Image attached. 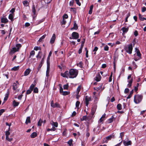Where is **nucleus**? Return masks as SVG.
I'll list each match as a JSON object with an SVG mask.
<instances>
[{"instance_id": "9d476101", "label": "nucleus", "mask_w": 146, "mask_h": 146, "mask_svg": "<svg viewBox=\"0 0 146 146\" xmlns=\"http://www.w3.org/2000/svg\"><path fill=\"white\" fill-rule=\"evenodd\" d=\"M51 106L53 108L60 107L59 104L57 103L54 104L53 101L51 102Z\"/></svg>"}, {"instance_id": "de8ad7c7", "label": "nucleus", "mask_w": 146, "mask_h": 146, "mask_svg": "<svg viewBox=\"0 0 146 146\" xmlns=\"http://www.w3.org/2000/svg\"><path fill=\"white\" fill-rule=\"evenodd\" d=\"M79 0H75V1L76 2V3L79 6H80L81 5V3L79 2Z\"/></svg>"}, {"instance_id": "f3484780", "label": "nucleus", "mask_w": 146, "mask_h": 146, "mask_svg": "<svg viewBox=\"0 0 146 146\" xmlns=\"http://www.w3.org/2000/svg\"><path fill=\"white\" fill-rule=\"evenodd\" d=\"M128 27H123L121 29V30L123 31V34H125L128 31Z\"/></svg>"}, {"instance_id": "a211bd4d", "label": "nucleus", "mask_w": 146, "mask_h": 146, "mask_svg": "<svg viewBox=\"0 0 146 146\" xmlns=\"http://www.w3.org/2000/svg\"><path fill=\"white\" fill-rule=\"evenodd\" d=\"M8 22V20L6 17H3L1 18V22L6 23Z\"/></svg>"}, {"instance_id": "6e6d98bb", "label": "nucleus", "mask_w": 146, "mask_h": 146, "mask_svg": "<svg viewBox=\"0 0 146 146\" xmlns=\"http://www.w3.org/2000/svg\"><path fill=\"white\" fill-rule=\"evenodd\" d=\"M68 17V16L67 14H64L63 16V18L65 19H67Z\"/></svg>"}, {"instance_id": "0eeeda50", "label": "nucleus", "mask_w": 146, "mask_h": 146, "mask_svg": "<svg viewBox=\"0 0 146 146\" xmlns=\"http://www.w3.org/2000/svg\"><path fill=\"white\" fill-rule=\"evenodd\" d=\"M91 101V98L90 97L88 96H86L85 98V101L84 102L85 103L86 106L88 107L89 104V102Z\"/></svg>"}, {"instance_id": "e433bc0d", "label": "nucleus", "mask_w": 146, "mask_h": 146, "mask_svg": "<svg viewBox=\"0 0 146 146\" xmlns=\"http://www.w3.org/2000/svg\"><path fill=\"white\" fill-rule=\"evenodd\" d=\"M117 108L118 110H121L122 109L121 105V104H118L117 106Z\"/></svg>"}, {"instance_id": "f704fd0d", "label": "nucleus", "mask_w": 146, "mask_h": 146, "mask_svg": "<svg viewBox=\"0 0 146 146\" xmlns=\"http://www.w3.org/2000/svg\"><path fill=\"white\" fill-rule=\"evenodd\" d=\"M133 93V90H132L131 91L130 94L127 96V99L130 98L131 97Z\"/></svg>"}, {"instance_id": "3c124183", "label": "nucleus", "mask_w": 146, "mask_h": 146, "mask_svg": "<svg viewBox=\"0 0 146 146\" xmlns=\"http://www.w3.org/2000/svg\"><path fill=\"white\" fill-rule=\"evenodd\" d=\"M74 3V0H72L70 1L69 3V5L70 6H72L73 5Z\"/></svg>"}, {"instance_id": "774afa93", "label": "nucleus", "mask_w": 146, "mask_h": 146, "mask_svg": "<svg viewBox=\"0 0 146 146\" xmlns=\"http://www.w3.org/2000/svg\"><path fill=\"white\" fill-rule=\"evenodd\" d=\"M22 96L23 95L22 94L18 96L17 98L19 100H21L22 98Z\"/></svg>"}, {"instance_id": "7c9ffc66", "label": "nucleus", "mask_w": 146, "mask_h": 146, "mask_svg": "<svg viewBox=\"0 0 146 146\" xmlns=\"http://www.w3.org/2000/svg\"><path fill=\"white\" fill-rule=\"evenodd\" d=\"M32 12L34 15H35L36 13L35 7V5H33L32 6Z\"/></svg>"}, {"instance_id": "f8f14e48", "label": "nucleus", "mask_w": 146, "mask_h": 146, "mask_svg": "<svg viewBox=\"0 0 146 146\" xmlns=\"http://www.w3.org/2000/svg\"><path fill=\"white\" fill-rule=\"evenodd\" d=\"M96 108L97 106L96 105H95L92 108L91 111V115H92V116L91 117H92L94 115V113L96 111Z\"/></svg>"}, {"instance_id": "39448f33", "label": "nucleus", "mask_w": 146, "mask_h": 146, "mask_svg": "<svg viewBox=\"0 0 146 146\" xmlns=\"http://www.w3.org/2000/svg\"><path fill=\"white\" fill-rule=\"evenodd\" d=\"M125 50L129 54L132 53L133 50L132 44H130L127 45L125 48Z\"/></svg>"}, {"instance_id": "c85d7f7f", "label": "nucleus", "mask_w": 146, "mask_h": 146, "mask_svg": "<svg viewBox=\"0 0 146 146\" xmlns=\"http://www.w3.org/2000/svg\"><path fill=\"white\" fill-rule=\"evenodd\" d=\"M9 19H10L11 21H12L13 19V15L12 14H10L9 16Z\"/></svg>"}, {"instance_id": "ea45409f", "label": "nucleus", "mask_w": 146, "mask_h": 146, "mask_svg": "<svg viewBox=\"0 0 146 146\" xmlns=\"http://www.w3.org/2000/svg\"><path fill=\"white\" fill-rule=\"evenodd\" d=\"M33 90V92L35 93H37L38 92V89L37 87L34 88Z\"/></svg>"}, {"instance_id": "393cba45", "label": "nucleus", "mask_w": 146, "mask_h": 146, "mask_svg": "<svg viewBox=\"0 0 146 146\" xmlns=\"http://www.w3.org/2000/svg\"><path fill=\"white\" fill-rule=\"evenodd\" d=\"M23 5L26 7L28 6L29 4V3L27 1H24L23 2Z\"/></svg>"}, {"instance_id": "a18cd8bd", "label": "nucleus", "mask_w": 146, "mask_h": 146, "mask_svg": "<svg viewBox=\"0 0 146 146\" xmlns=\"http://www.w3.org/2000/svg\"><path fill=\"white\" fill-rule=\"evenodd\" d=\"M34 50H40V47H38L36 46L34 48Z\"/></svg>"}, {"instance_id": "2f4dec72", "label": "nucleus", "mask_w": 146, "mask_h": 146, "mask_svg": "<svg viewBox=\"0 0 146 146\" xmlns=\"http://www.w3.org/2000/svg\"><path fill=\"white\" fill-rule=\"evenodd\" d=\"M19 68V66H15L11 70H14L15 71H16L18 70Z\"/></svg>"}, {"instance_id": "680f3d73", "label": "nucleus", "mask_w": 146, "mask_h": 146, "mask_svg": "<svg viewBox=\"0 0 146 146\" xmlns=\"http://www.w3.org/2000/svg\"><path fill=\"white\" fill-rule=\"evenodd\" d=\"M83 48V47H80V48L79 49V50H78V53L79 54H80L82 53V50Z\"/></svg>"}, {"instance_id": "f257e3e1", "label": "nucleus", "mask_w": 146, "mask_h": 146, "mask_svg": "<svg viewBox=\"0 0 146 146\" xmlns=\"http://www.w3.org/2000/svg\"><path fill=\"white\" fill-rule=\"evenodd\" d=\"M78 73V71L74 69H71L69 71V78H74L76 77Z\"/></svg>"}, {"instance_id": "bb28decb", "label": "nucleus", "mask_w": 146, "mask_h": 146, "mask_svg": "<svg viewBox=\"0 0 146 146\" xmlns=\"http://www.w3.org/2000/svg\"><path fill=\"white\" fill-rule=\"evenodd\" d=\"M19 104V102H17L15 100H14L13 102V105L14 106L16 107L18 106Z\"/></svg>"}, {"instance_id": "473e14b6", "label": "nucleus", "mask_w": 146, "mask_h": 146, "mask_svg": "<svg viewBox=\"0 0 146 146\" xmlns=\"http://www.w3.org/2000/svg\"><path fill=\"white\" fill-rule=\"evenodd\" d=\"M87 117L86 115L84 116L82 118H80L81 121H84L86 120L87 119Z\"/></svg>"}, {"instance_id": "8fccbe9b", "label": "nucleus", "mask_w": 146, "mask_h": 146, "mask_svg": "<svg viewBox=\"0 0 146 146\" xmlns=\"http://www.w3.org/2000/svg\"><path fill=\"white\" fill-rule=\"evenodd\" d=\"M109 47L108 46L106 45L104 47V50L105 51H108L109 50Z\"/></svg>"}, {"instance_id": "4d7b16f0", "label": "nucleus", "mask_w": 146, "mask_h": 146, "mask_svg": "<svg viewBox=\"0 0 146 146\" xmlns=\"http://www.w3.org/2000/svg\"><path fill=\"white\" fill-rule=\"evenodd\" d=\"M85 49L86 50V58L88 57V50H87V48H85Z\"/></svg>"}, {"instance_id": "c9c22d12", "label": "nucleus", "mask_w": 146, "mask_h": 146, "mask_svg": "<svg viewBox=\"0 0 146 146\" xmlns=\"http://www.w3.org/2000/svg\"><path fill=\"white\" fill-rule=\"evenodd\" d=\"M56 130V129L54 127H52L51 129L48 128L47 129V131H54Z\"/></svg>"}, {"instance_id": "79ce46f5", "label": "nucleus", "mask_w": 146, "mask_h": 146, "mask_svg": "<svg viewBox=\"0 0 146 146\" xmlns=\"http://www.w3.org/2000/svg\"><path fill=\"white\" fill-rule=\"evenodd\" d=\"M69 94V92L67 91H63L62 95L64 96H66L68 94Z\"/></svg>"}, {"instance_id": "4be33fe9", "label": "nucleus", "mask_w": 146, "mask_h": 146, "mask_svg": "<svg viewBox=\"0 0 146 146\" xmlns=\"http://www.w3.org/2000/svg\"><path fill=\"white\" fill-rule=\"evenodd\" d=\"M46 36V35L45 34L43 35L39 38L38 40V41L39 42H42V40L45 38Z\"/></svg>"}, {"instance_id": "37998d69", "label": "nucleus", "mask_w": 146, "mask_h": 146, "mask_svg": "<svg viewBox=\"0 0 146 146\" xmlns=\"http://www.w3.org/2000/svg\"><path fill=\"white\" fill-rule=\"evenodd\" d=\"M98 48L96 46L95 47L94 49L93 50V52H94V55H95L96 54V52L98 50Z\"/></svg>"}, {"instance_id": "4c0bfd02", "label": "nucleus", "mask_w": 146, "mask_h": 146, "mask_svg": "<svg viewBox=\"0 0 146 146\" xmlns=\"http://www.w3.org/2000/svg\"><path fill=\"white\" fill-rule=\"evenodd\" d=\"M42 120H41V119H40L38 122V126H41V125L42 123Z\"/></svg>"}, {"instance_id": "58836bf2", "label": "nucleus", "mask_w": 146, "mask_h": 146, "mask_svg": "<svg viewBox=\"0 0 146 146\" xmlns=\"http://www.w3.org/2000/svg\"><path fill=\"white\" fill-rule=\"evenodd\" d=\"M77 66L82 68V62H80L79 63L77 64Z\"/></svg>"}, {"instance_id": "72a5a7b5", "label": "nucleus", "mask_w": 146, "mask_h": 146, "mask_svg": "<svg viewBox=\"0 0 146 146\" xmlns=\"http://www.w3.org/2000/svg\"><path fill=\"white\" fill-rule=\"evenodd\" d=\"M72 140L70 139L68 142V143L69 145L70 146H73V145L72 143Z\"/></svg>"}, {"instance_id": "423d86ee", "label": "nucleus", "mask_w": 146, "mask_h": 146, "mask_svg": "<svg viewBox=\"0 0 146 146\" xmlns=\"http://www.w3.org/2000/svg\"><path fill=\"white\" fill-rule=\"evenodd\" d=\"M72 38L70 37V38L71 39H77L79 37L78 33L76 32H73L72 34Z\"/></svg>"}, {"instance_id": "20e7f679", "label": "nucleus", "mask_w": 146, "mask_h": 146, "mask_svg": "<svg viewBox=\"0 0 146 146\" xmlns=\"http://www.w3.org/2000/svg\"><path fill=\"white\" fill-rule=\"evenodd\" d=\"M135 52L137 54V57L135 56V55L134 54V56L135 57L134 59L135 61H137L142 58L141 54L139 50L137 48H135Z\"/></svg>"}, {"instance_id": "a19ab883", "label": "nucleus", "mask_w": 146, "mask_h": 146, "mask_svg": "<svg viewBox=\"0 0 146 146\" xmlns=\"http://www.w3.org/2000/svg\"><path fill=\"white\" fill-rule=\"evenodd\" d=\"M113 137V135H110L106 137V138L108 141L109 140H110Z\"/></svg>"}, {"instance_id": "49530a36", "label": "nucleus", "mask_w": 146, "mask_h": 146, "mask_svg": "<svg viewBox=\"0 0 146 146\" xmlns=\"http://www.w3.org/2000/svg\"><path fill=\"white\" fill-rule=\"evenodd\" d=\"M68 84L64 85L63 86L64 89L67 90L68 88Z\"/></svg>"}, {"instance_id": "338daca9", "label": "nucleus", "mask_w": 146, "mask_h": 146, "mask_svg": "<svg viewBox=\"0 0 146 146\" xmlns=\"http://www.w3.org/2000/svg\"><path fill=\"white\" fill-rule=\"evenodd\" d=\"M60 93H63V89L61 86H60Z\"/></svg>"}, {"instance_id": "0e129e2a", "label": "nucleus", "mask_w": 146, "mask_h": 146, "mask_svg": "<svg viewBox=\"0 0 146 146\" xmlns=\"http://www.w3.org/2000/svg\"><path fill=\"white\" fill-rule=\"evenodd\" d=\"M134 35L135 36H137L138 35V32L137 31H135L134 33Z\"/></svg>"}, {"instance_id": "e2e57ef3", "label": "nucleus", "mask_w": 146, "mask_h": 146, "mask_svg": "<svg viewBox=\"0 0 146 146\" xmlns=\"http://www.w3.org/2000/svg\"><path fill=\"white\" fill-rule=\"evenodd\" d=\"M66 21L65 19L63 18L62 21V25H65L66 23Z\"/></svg>"}, {"instance_id": "cd10ccee", "label": "nucleus", "mask_w": 146, "mask_h": 146, "mask_svg": "<svg viewBox=\"0 0 146 146\" xmlns=\"http://www.w3.org/2000/svg\"><path fill=\"white\" fill-rule=\"evenodd\" d=\"M132 81H133L132 79H131L129 81H128L129 83L127 85V86L128 87H130L131 86L132 83Z\"/></svg>"}, {"instance_id": "13d9d810", "label": "nucleus", "mask_w": 146, "mask_h": 146, "mask_svg": "<svg viewBox=\"0 0 146 146\" xmlns=\"http://www.w3.org/2000/svg\"><path fill=\"white\" fill-rule=\"evenodd\" d=\"M6 139L8 140V141H12V139H10L9 137V136H6Z\"/></svg>"}, {"instance_id": "412c9836", "label": "nucleus", "mask_w": 146, "mask_h": 146, "mask_svg": "<svg viewBox=\"0 0 146 146\" xmlns=\"http://www.w3.org/2000/svg\"><path fill=\"white\" fill-rule=\"evenodd\" d=\"M51 125L52 126L56 127H57L58 126V123L57 122L52 121V123H51Z\"/></svg>"}, {"instance_id": "69168bd1", "label": "nucleus", "mask_w": 146, "mask_h": 146, "mask_svg": "<svg viewBox=\"0 0 146 146\" xmlns=\"http://www.w3.org/2000/svg\"><path fill=\"white\" fill-rule=\"evenodd\" d=\"M94 94V97L95 98V101H96V99H97V97H96V92H94L93 93Z\"/></svg>"}, {"instance_id": "603ef678", "label": "nucleus", "mask_w": 146, "mask_h": 146, "mask_svg": "<svg viewBox=\"0 0 146 146\" xmlns=\"http://www.w3.org/2000/svg\"><path fill=\"white\" fill-rule=\"evenodd\" d=\"M35 54V52L34 50H32L30 54V56H34Z\"/></svg>"}, {"instance_id": "864d4df0", "label": "nucleus", "mask_w": 146, "mask_h": 146, "mask_svg": "<svg viewBox=\"0 0 146 146\" xmlns=\"http://www.w3.org/2000/svg\"><path fill=\"white\" fill-rule=\"evenodd\" d=\"M80 104V102L79 101H77L76 103V107L77 108H78Z\"/></svg>"}, {"instance_id": "09e8293b", "label": "nucleus", "mask_w": 146, "mask_h": 146, "mask_svg": "<svg viewBox=\"0 0 146 146\" xmlns=\"http://www.w3.org/2000/svg\"><path fill=\"white\" fill-rule=\"evenodd\" d=\"M85 39H84L82 41V43L81 44V47H83L84 45V44L85 42Z\"/></svg>"}, {"instance_id": "c03bdc74", "label": "nucleus", "mask_w": 146, "mask_h": 146, "mask_svg": "<svg viewBox=\"0 0 146 146\" xmlns=\"http://www.w3.org/2000/svg\"><path fill=\"white\" fill-rule=\"evenodd\" d=\"M102 88V86H100L98 87H96L94 88V89L96 90L97 91H98L99 90H100Z\"/></svg>"}, {"instance_id": "4468645a", "label": "nucleus", "mask_w": 146, "mask_h": 146, "mask_svg": "<svg viewBox=\"0 0 146 146\" xmlns=\"http://www.w3.org/2000/svg\"><path fill=\"white\" fill-rule=\"evenodd\" d=\"M101 78V76L100 74H98L94 78V79L97 82L99 81Z\"/></svg>"}, {"instance_id": "aec40b11", "label": "nucleus", "mask_w": 146, "mask_h": 146, "mask_svg": "<svg viewBox=\"0 0 146 146\" xmlns=\"http://www.w3.org/2000/svg\"><path fill=\"white\" fill-rule=\"evenodd\" d=\"M114 119V117H113V116H112L111 118H110L107 121L108 123H111L113 121V119Z\"/></svg>"}, {"instance_id": "6ab92c4d", "label": "nucleus", "mask_w": 146, "mask_h": 146, "mask_svg": "<svg viewBox=\"0 0 146 146\" xmlns=\"http://www.w3.org/2000/svg\"><path fill=\"white\" fill-rule=\"evenodd\" d=\"M78 29V26L76 24L75 21L74 22V27L72 28H71L70 29L71 30H72L73 29H74L75 30H77Z\"/></svg>"}, {"instance_id": "7ed1b4c3", "label": "nucleus", "mask_w": 146, "mask_h": 146, "mask_svg": "<svg viewBox=\"0 0 146 146\" xmlns=\"http://www.w3.org/2000/svg\"><path fill=\"white\" fill-rule=\"evenodd\" d=\"M143 98L142 95H137L134 96V101L136 104L140 103L141 101Z\"/></svg>"}, {"instance_id": "a878e982", "label": "nucleus", "mask_w": 146, "mask_h": 146, "mask_svg": "<svg viewBox=\"0 0 146 146\" xmlns=\"http://www.w3.org/2000/svg\"><path fill=\"white\" fill-rule=\"evenodd\" d=\"M93 5H91V6L90 7V10L89 11V14H91L92 12V11H93Z\"/></svg>"}, {"instance_id": "b1692460", "label": "nucleus", "mask_w": 146, "mask_h": 146, "mask_svg": "<svg viewBox=\"0 0 146 146\" xmlns=\"http://www.w3.org/2000/svg\"><path fill=\"white\" fill-rule=\"evenodd\" d=\"M31 122L30 118V117H28L26 119L25 123L26 124H27Z\"/></svg>"}, {"instance_id": "ddd939ff", "label": "nucleus", "mask_w": 146, "mask_h": 146, "mask_svg": "<svg viewBox=\"0 0 146 146\" xmlns=\"http://www.w3.org/2000/svg\"><path fill=\"white\" fill-rule=\"evenodd\" d=\"M123 143L125 146L131 145L132 143L131 141L130 140L128 141H123Z\"/></svg>"}, {"instance_id": "bf43d9fd", "label": "nucleus", "mask_w": 146, "mask_h": 146, "mask_svg": "<svg viewBox=\"0 0 146 146\" xmlns=\"http://www.w3.org/2000/svg\"><path fill=\"white\" fill-rule=\"evenodd\" d=\"M146 11V8L145 7H142V11L143 12H145Z\"/></svg>"}, {"instance_id": "dca6fc26", "label": "nucleus", "mask_w": 146, "mask_h": 146, "mask_svg": "<svg viewBox=\"0 0 146 146\" xmlns=\"http://www.w3.org/2000/svg\"><path fill=\"white\" fill-rule=\"evenodd\" d=\"M56 38L55 35L53 34L52 35V36L50 39V42L51 44H53L54 43Z\"/></svg>"}, {"instance_id": "1a4fd4ad", "label": "nucleus", "mask_w": 146, "mask_h": 146, "mask_svg": "<svg viewBox=\"0 0 146 146\" xmlns=\"http://www.w3.org/2000/svg\"><path fill=\"white\" fill-rule=\"evenodd\" d=\"M61 76L63 77L68 78L69 77V72L68 71H66L64 73H61L60 74Z\"/></svg>"}, {"instance_id": "052dcab7", "label": "nucleus", "mask_w": 146, "mask_h": 146, "mask_svg": "<svg viewBox=\"0 0 146 146\" xmlns=\"http://www.w3.org/2000/svg\"><path fill=\"white\" fill-rule=\"evenodd\" d=\"M5 111V110L3 109H2L0 110V115H2V114Z\"/></svg>"}, {"instance_id": "c756f323", "label": "nucleus", "mask_w": 146, "mask_h": 146, "mask_svg": "<svg viewBox=\"0 0 146 146\" xmlns=\"http://www.w3.org/2000/svg\"><path fill=\"white\" fill-rule=\"evenodd\" d=\"M139 19L141 21H143L144 20H146V18L143 17L140 14L139 15Z\"/></svg>"}, {"instance_id": "5fc2aeb1", "label": "nucleus", "mask_w": 146, "mask_h": 146, "mask_svg": "<svg viewBox=\"0 0 146 146\" xmlns=\"http://www.w3.org/2000/svg\"><path fill=\"white\" fill-rule=\"evenodd\" d=\"M44 21V19H41L40 20L38 21H37V22L38 23L37 24L38 25V24H39L40 23H41L43 22Z\"/></svg>"}, {"instance_id": "f03ea898", "label": "nucleus", "mask_w": 146, "mask_h": 146, "mask_svg": "<svg viewBox=\"0 0 146 146\" xmlns=\"http://www.w3.org/2000/svg\"><path fill=\"white\" fill-rule=\"evenodd\" d=\"M16 47H14L12 48L9 52V54H14L16 52L18 51L20 48L21 47V45L20 44H17L16 45Z\"/></svg>"}, {"instance_id": "2eb2a0df", "label": "nucleus", "mask_w": 146, "mask_h": 146, "mask_svg": "<svg viewBox=\"0 0 146 146\" xmlns=\"http://www.w3.org/2000/svg\"><path fill=\"white\" fill-rule=\"evenodd\" d=\"M31 72V70L30 68H28L26 70L24 73V75L25 76L28 75Z\"/></svg>"}, {"instance_id": "5701e85b", "label": "nucleus", "mask_w": 146, "mask_h": 146, "mask_svg": "<svg viewBox=\"0 0 146 146\" xmlns=\"http://www.w3.org/2000/svg\"><path fill=\"white\" fill-rule=\"evenodd\" d=\"M37 136V133L35 132L32 133L31 135V137L32 138H34L36 137Z\"/></svg>"}, {"instance_id": "6e6552de", "label": "nucleus", "mask_w": 146, "mask_h": 146, "mask_svg": "<svg viewBox=\"0 0 146 146\" xmlns=\"http://www.w3.org/2000/svg\"><path fill=\"white\" fill-rule=\"evenodd\" d=\"M35 84H32L30 86L29 88V89L27 91V94H30L33 90L34 88H35Z\"/></svg>"}, {"instance_id": "9b49d317", "label": "nucleus", "mask_w": 146, "mask_h": 146, "mask_svg": "<svg viewBox=\"0 0 146 146\" xmlns=\"http://www.w3.org/2000/svg\"><path fill=\"white\" fill-rule=\"evenodd\" d=\"M19 83L17 81L16 83H14L13 84V89L14 90H16L19 86Z\"/></svg>"}]
</instances>
